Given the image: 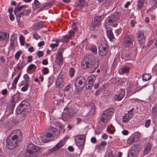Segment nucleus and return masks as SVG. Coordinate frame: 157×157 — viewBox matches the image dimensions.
<instances>
[{
    "mask_svg": "<svg viewBox=\"0 0 157 157\" xmlns=\"http://www.w3.org/2000/svg\"><path fill=\"white\" fill-rule=\"evenodd\" d=\"M22 136V134L20 130L13 131L6 139V147L10 150L15 148L18 146L19 143L21 140Z\"/></svg>",
    "mask_w": 157,
    "mask_h": 157,
    "instance_id": "obj_1",
    "label": "nucleus"
},
{
    "mask_svg": "<svg viewBox=\"0 0 157 157\" xmlns=\"http://www.w3.org/2000/svg\"><path fill=\"white\" fill-rule=\"evenodd\" d=\"M82 62V67L84 69L90 68L94 71L99 65L98 61H96L94 56L89 55L85 56Z\"/></svg>",
    "mask_w": 157,
    "mask_h": 157,
    "instance_id": "obj_2",
    "label": "nucleus"
},
{
    "mask_svg": "<svg viewBox=\"0 0 157 157\" xmlns=\"http://www.w3.org/2000/svg\"><path fill=\"white\" fill-rule=\"evenodd\" d=\"M121 15L120 12H115L110 16L107 18L104 23L105 26L112 25L114 26L113 24L116 22L119 19Z\"/></svg>",
    "mask_w": 157,
    "mask_h": 157,
    "instance_id": "obj_3",
    "label": "nucleus"
},
{
    "mask_svg": "<svg viewBox=\"0 0 157 157\" xmlns=\"http://www.w3.org/2000/svg\"><path fill=\"white\" fill-rule=\"evenodd\" d=\"M51 131L52 133H47L46 136H44V137H41V139L43 142H49L50 140L48 138L52 137L53 140H55L59 137L60 132L57 129L52 128L51 129Z\"/></svg>",
    "mask_w": 157,
    "mask_h": 157,
    "instance_id": "obj_4",
    "label": "nucleus"
},
{
    "mask_svg": "<svg viewBox=\"0 0 157 157\" xmlns=\"http://www.w3.org/2000/svg\"><path fill=\"white\" fill-rule=\"evenodd\" d=\"M29 103L26 101H22L16 109L17 113H22L23 115L26 114L27 113L29 112Z\"/></svg>",
    "mask_w": 157,
    "mask_h": 157,
    "instance_id": "obj_5",
    "label": "nucleus"
},
{
    "mask_svg": "<svg viewBox=\"0 0 157 157\" xmlns=\"http://www.w3.org/2000/svg\"><path fill=\"white\" fill-rule=\"evenodd\" d=\"M113 112L111 109H109L104 111L103 114L99 118V122L105 123L111 118Z\"/></svg>",
    "mask_w": 157,
    "mask_h": 157,
    "instance_id": "obj_6",
    "label": "nucleus"
},
{
    "mask_svg": "<svg viewBox=\"0 0 157 157\" xmlns=\"http://www.w3.org/2000/svg\"><path fill=\"white\" fill-rule=\"evenodd\" d=\"M40 150L39 147L34 145L33 144H29L27 146V151L28 153L26 155V157H32V154H35L39 151Z\"/></svg>",
    "mask_w": 157,
    "mask_h": 157,
    "instance_id": "obj_7",
    "label": "nucleus"
},
{
    "mask_svg": "<svg viewBox=\"0 0 157 157\" xmlns=\"http://www.w3.org/2000/svg\"><path fill=\"white\" fill-rule=\"evenodd\" d=\"M77 30L76 24L73 23L72 26V30L69 31V35H66L63 36V41L67 42L69 41V39H72L74 37L75 33Z\"/></svg>",
    "mask_w": 157,
    "mask_h": 157,
    "instance_id": "obj_8",
    "label": "nucleus"
},
{
    "mask_svg": "<svg viewBox=\"0 0 157 157\" xmlns=\"http://www.w3.org/2000/svg\"><path fill=\"white\" fill-rule=\"evenodd\" d=\"M140 149L139 144L134 145L131 147L130 151L128 153V157H135L138 155Z\"/></svg>",
    "mask_w": 157,
    "mask_h": 157,
    "instance_id": "obj_9",
    "label": "nucleus"
},
{
    "mask_svg": "<svg viewBox=\"0 0 157 157\" xmlns=\"http://www.w3.org/2000/svg\"><path fill=\"white\" fill-rule=\"evenodd\" d=\"M108 49V44L105 42H103L99 47V54L101 56H104L106 55Z\"/></svg>",
    "mask_w": 157,
    "mask_h": 157,
    "instance_id": "obj_10",
    "label": "nucleus"
},
{
    "mask_svg": "<svg viewBox=\"0 0 157 157\" xmlns=\"http://www.w3.org/2000/svg\"><path fill=\"white\" fill-rule=\"evenodd\" d=\"M86 82V78L83 76H80L75 80V85L78 86V87H81L84 88Z\"/></svg>",
    "mask_w": 157,
    "mask_h": 157,
    "instance_id": "obj_11",
    "label": "nucleus"
},
{
    "mask_svg": "<svg viewBox=\"0 0 157 157\" xmlns=\"http://www.w3.org/2000/svg\"><path fill=\"white\" fill-rule=\"evenodd\" d=\"M64 110L67 111L65 115H63V119L64 121L68 120L75 114L72 110L70 109L68 107H66L64 108Z\"/></svg>",
    "mask_w": 157,
    "mask_h": 157,
    "instance_id": "obj_12",
    "label": "nucleus"
},
{
    "mask_svg": "<svg viewBox=\"0 0 157 157\" xmlns=\"http://www.w3.org/2000/svg\"><path fill=\"white\" fill-rule=\"evenodd\" d=\"M85 136L80 135L77 136L75 140V142L77 146L79 147H82L85 144Z\"/></svg>",
    "mask_w": 157,
    "mask_h": 157,
    "instance_id": "obj_13",
    "label": "nucleus"
},
{
    "mask_svg": "<svg viewBox=\"0 0 157 157\" xmlns=\"http://www.w3.org/2000/svg\"><path fill=\"white\" fill-rule=\"evenodd\" d=\"M104 17L102 16H97L94 18V21L92 22V27L94 30L99 26L100 24L101 21L103 19Z\"/></svg>",
    "mask_w": 157,
    "mask_h": 157,
    "instance_id": "obj_14",
    "label": "nucleus"
},
{
    "mask_svg": "<svg viewBox=\"0 0 157 157\" xmlns=\"http://www.w3.org/2000/svg\"><path fill=\"white\" fill-rule=\"evenodd\" d=\"M62 49H59L56 55V62L59 65H61L63 61V58Z\"/></svg>",
    "mask_w": 157,
    "mask_h": 157,
    "instance_id": "obj_15",
    "label": "nucleus"
},
{
    "mask_svg": "<svg viewBox=\"0 0 157 157\" xmlns=\"http://www.w3.org/2000/svg\"><path fill=\"white\" fill-rule=\"evenodd\" d=\"M133 40V37L132 36L126 35L125 37L124 40V46L126 47L130 46L132 44Z\"/></svg>",
    "mask_w": 157,
    "mask_h": 157,
    "instance_id": "obj_16",
    "label": "nucleus"
},
{
    "mask_svg": "<svg viewBox=\"0 0 157 157\" xmlns=\"http://www.w3.org/2000/svg\"><path fill=\"white\" fill-rule=\"evenodd\" d=\"M65 141L63 140H61L59 143L57 144L54 147L51 149L49 150L48 151L52 153L54 152L59 148H61L64 145Z\"/></svg>",
    "mask_w": 157,
    "mask_h": 157,
    "instance_id": "obj_17",
    "label": "nucleus"
},
{
    "mask_svg": "<svg viewBox=\"0 0 157 157\" xmlns=\"http://www.w3.org/2000/svg\"><path fill=\"white\" fill-rule=\"evenodd\" d=\"M137 39L141 45L144 44L145 42V38L142 32L138 33Z\"/></svg>",
    "mask_w": 157,
    "mask_h": 157,
    "instance_id": "obj_18",
    "label": "nucleus"
},
{
    "mask_svg": "<svg viewBox=\"0 0 157 157\" xmlns=\"http://www.w3.org/2000/svg\"><path fill=\"white\" fill-rule=\"evenodd\" d=\"M125 94L124 91L121 90L119 94H115L114 95L113 99L115 101H120L124 98Z\"/></svg>",
    "mask_w": 157,
    "mask_h": 157,
    "instance_id": "obj_19",
    "label": "nucleus"
},
{
    "mask_svg": "<svg viewBox=\"0 0 157 157\" xmlns=\"http://www.w3.org/2000/svg\"><path fill=\"white\" fill-rule=\"evenodd\" d=\"M19 3L17 6L14 9V13L16 15H18V13L21 12V11L24 8H26V6L25 5H22L19 7Z\"/></svg>",
    "mask_w": 157,
    "mask_h": 157,
    "instance_id": "obj_20",
    "label": "nucleus"
},
{
    "mask_svg": "<svg viewBox=\"0 0 157 157\" xmlns=\"http://www.w3.org/2000/svg\"><path fill=\"white\" fill-rule=\"evenodd\" d=\"M151 147L152 145L150 143H148L144 147L143 151L144 155L147 154L150 151Z\"/></svg>",
    "mask_w": 157,
    "mask_h": 157,
    "instance_id": "obj_21",
    "label": "nucleus"
},
{
    "mask_svg": "<svg viewBox=\"0 0 157 157\" xmlns=\"http://www.w3.org/2000/svg\"><path fill=\"white\" fill-rule=\"evenodd\" d=\"M56 87L59 89L62 88L63 86V82L61 78H58L56 81Z\"/></svg>",
    "mask_w": 157,
    "mask_h": 157,
    "instance_id": "obj_22",
    "label": "nucleus"
},
{
    "mask_svg": "<svg viewBox=\"0 0 157 157\" xmlns=\"http://www.w3.org/2000/svg\"><path fill=\"white\" fill-rule=\"evenodd\" d=\"M87 5V3L85 0H78V3L75 6L76 7L81 6L85 7Z\"/></svg>",
    "mask_w": 157,
    "mask_h": 157,
    "instance_id": "obj_23",
    "label": "nucleus"
},
{
    "mask_svg": "<svg viewBox=\"0 0 157 157\" xmlns=\"http://www.w3.org/2000/svg\"><path fill=\"white\" fill-rule=\"evenodd\" d=\"M144 0H138L137 5V10H141V9L144 6Z\"/></svg>",
    "mask_w": 157,
    "mask_h": 157,
    "instance_id": "obj_24",
    "label": "nucleus"
},
{
    "mask_svg": "<svg viewBox=\"0 0 157 157\" xmlns=\"http://www.w3.org/2000/svg\"><path fill=\"white\" fill-rule=\"evenodd\" d=\"M136 138H139V136H137L135 135H134L131 136L128 139L127 141L128 144L129 145H131L133 144L135 141L134 139Z\"/></svg>",
    "mask_w": 157,
    "mask_h": 157,
    "instance_id": "obj_25",
    "label": "nucleus"
},
{
    "mask_svg": "<svg viewBox=\"0 0 157 157\" xmlns=\"http://www.w3.org/2000/svg\"><path fill=\"white\" fill-rule=\"evenodd\" d=\"M96 77L94 75H91L88 78L87 80L88 83L93 85L94 81L96 79Z\"/></svg>",
    "mask_w": 157,
    "mask_h": 157,
    "instance_id": "obj_26",
    "label": "nucleus"
},
{
    "mask_svg": "<svg viewBox=\"0 0 157 157\" xmlns=\"http://www.w3.org/2000/svg\"><path fill=\"white\" fill-rule=\"evenodd\" d=\"M9 37V34H6L5 32L0 33V40L8 39Z\"/></svg>",
    "mask_w": 157,
    "mask_h": 157,
    "instance_id": "obj_27",
    "label": "nucleus"
},
{
    "mask_svg": "<svg viewBox=\"0 0 157 157\" xmlns=\"http://www.w3.org/2000/svg\"><path fill=\"white\" fill-rule=\"evenodd\" d=\"M107 35L109 39H112L114 38L112 31L111 30H108L106 31Z\"/></svg>",
    "mask_w": 157,
    "mask_h": 157,
    "instance_id": "obj_28",
    "label": "nucleus"
},
{
    "mask_svg": "<svg viewBox=\"0 0 157 157\" xmlns=\"http://www.w3.org/2000/svg\"><path fill=\"white\" fill-rule=\"evenodd\" d=\"M123 117L122 121L125 123L128 122L131 118V116H129L127 113L125 114L124 116Z\"/></svg>",
    "mask_w": 157,
    "mask_h": 157,
    "instance_id": "obj_29",
    "label": "nucleus"
},
{
    "mask_svg": "<svg viewBox=\"0 0 157 157\" xmlns=\"http://www.w3.org/2000/svg\"><path fill=\"white\" fill-rule=\"evenodd\" d=\"M18 99V98L16 96H14L12 98L11 100L12 104L11 105H12L13 107L15 106L16 103L17 102Z\"/></svg>",
    "mask_w": 157,
    "mask_h": 157,
    "instance_id": "obj_30",
    "label": "nucleus"
},
{
    "mask_svg": "<svg viewBox=\"0 0 157 157\" xmlns=\"http://www.w3.org/2000/svg\"><path fill=\"white\" fill-rule=\"evenodd\" d=\"M52 6V4L50 3H46L44 5L43 7L40 8L41 10H45L50 8Z\"/></svg>",
    "mask_w": 157,
    "mask_h": 157,
    "instance_id": "obj_31",
    "label": "nucleus"
},
{
    "mask_svg": "<svg viewBox=\"0 0 157 157\" xmlns=\"http://www.w3.org/2000/svg\"><path fill=\"white\" fill-rule=\"evenodd\" d=\"M151 77V76L149 74H145L142 76V79L143 80L148 81L150 79Z\"/></svg>",
    "mask_w": 157,
    "mask_h": 157,
    "instance_id": "obj_32",
    "label": "nucleus"
},
{
    "mask_svg": "<svg viewBox=\"0 0 157 157\" xmlns=\"http://www.w3.org/2000/svg\"><path fill=\"white\" fill-rule=\"evenodd\" d=\"M44 22L40 21L35 25V27L37 28H41L43 27L45 25H44Z\"/></svg>",
    "mask_w": 157,
    "mask_h": 157,
    "instance_id": "obj_33",
    "label": "nucleus"
},
{
    "mask_svg": "<svg viewBox=\"0 0 157 157\" xmlns=\"http://www.w3.org/2000/svg\"><path fill=\"white\" fill-rule=\"evenodd\" d=\"M76 87V90H75V94H78L81 93L82 90L83 88H82L81 87H78V86L75 85Z\"/></svg>",
    "mask_w": 157,
    "mask_h": 157,
    "instance_id": "obj_34",
    "label": "nucleus"
},
{
    "mask_svg": "<svg viewBox=\"0 0 157 157\" xmlns=\"http://www.w3.org/2000/svg\"><path fill=\"white\" fill-rule=\"evenodd\" d=\"M121 57L122 59H124L125 60H128L130 59L129 54L128 53L125 54L124 55L122 54Z\"/></svg>",
    "mask_w": 157,
    "mask_h": 157,
    "instance_id": "obj_35",
    "label": "nucleus"
},
{
    "mask_svg": "<svg viewBox=\"0 0 157 157\" xmlns=\"http://www.w3.org/2000/svg\"><path fill=\"white\" fill-rule=\"evenodd\" d=\"M130 68L128 67H125L122 68V73L123 74L128 73L129 70Z\"/></svg>",
    "mask_w": 157,
    "mask_h": 157,
    "instance_id": "obj_36",
    "label": "nucleus"
},
{
    "mask_svg": "<svg viewBox=\"0 0 157 157\" xmlns=\"http://www.w3.org/2000/svg\"><path fill=\"white\" fill-rule=\"evenodd\" d=\"M21 53L22 51L21 50H19L16 52L15 55V58L16 60H17L19 59Z\"/></svg>",
    "mask_w": 157,
    "mask_h": 157,
    "instance_id": "obj_37",
    "label": "nucleus"
},
{
    "mask_svg": "<svg viewBox=\"0 0 157 157\" xmlns=\"http://www.w3.org/2000/svg\"><path fill=\"white\" fill-rule=\"evenodd\" d=\"M23 78L25 79V82L28 83V82L29 81V75L27 74H26L23 76Z\"/></svg>",
    "mask_w": 157,
    "mask_h": 157,
    "instance_id": "obj_38",
    "label": "nucleus"
},
{
    "mask_svg": "<svg viewBox=\"0 0 157 157\" xmlns=\"http://www.w3.org/2000/svg\"><path fill=\"white\" fill-rule=\"evenodd\" d=\"M29 85V83L25 82V86L21 88V90L24 92L28 90Z\"/></svg>",
    "mask_w": 157,
    "mask_h": 157,
    "instance_id": "obj_39",
    "label": "nucleus"
},
{
    "mask_svg": "<svg viewBox=\"0 0 157 157\" xmlns=\"http://www.w3.org/2000/svg\"><path fill=\"white\" fill-rule=\"evenodd\" d=\"M24 67V65L23 62L18 63L17 65V68L18 70L22 69Z\"/></svg>",
    "mask_w": 157,
    "mask_h": 157,
    "instance_id": "obj_40",
    "label": "nucleus"
},
{
    "mask_svg": "<svg viewBox=\"0 0 157 157\" xmlns=\"http://www.w3.org/2000/svg\"><path fill=\"white\" fill-rule=\"evenodd\" d=\"M15 39V36L14 35H12L10 37V45L11 46H13V45Z\"/></svg>",
    "mask_w": 157,
    "mask_h": 157,
    "instance_id": "obj_41",
    "label": "nucleus"
},
{
    "mask_svg": "<svg viewBox=\"0 0 157 157\" xmlns=\"http://www.w3.org/2000/svg\"><path fill=\"white\" fill-rule=\"evenodd\" d=\"M151 123V121L150 119H148L145 122L144 126L146 128L149 127Z\"/></svg>",
    "mask_w": 157,
    "mask_h": 157,
    "instance_id": "obj_42",
    "label": "nucleus"
},
{
    "mask_svg": "<svg viewBox=\"0 0 157 157\" xmlns=\"http://www.w3.org/2000/svg\"><path fill=\"white\" fill-rule=\"evenodd\" d=\"M75 69L73 68H71L69 70V75L71 78L73 77L74 75Z\"/></svg>",
    "mask_w": 157,
    "mask_h": 157,
    "instance_id": "obj_43",
    "label": "nucleus"
},
{
    "mask_svg": "<svg viewBox=\"0 0 157 157\" xmlns=\"http://www.w3.org/2000/svg\"><path fill=\"white\" fill-rule=\"evenodd\" d=\"M90 50L94 54H97V49L96 47H92L90 48Z\"/></svg>",
    "mask_w": 157,
    "mask_h": 157,
    "instance_id": "obj_44",
    "label": "nucleus"
},
{
    "mask_svg": "<svg viewBox=\"0 0 157 157\" xmlns=\"http://www.w3.org/2000/svg\"><path fill=\"white\" fill-rule=\"evenodd\" d=\"M152 114L155 116L157 113V106H155L153 107L152 108Z\"/></svg>",
    "mask_w": 157,
    "mask_h": 157,
    "instance_id": "obj_45",
    "label": "nucleus"
},
{
    "mask_svg": "<svg viewBox=\"0 0 157 157\" xmlns=\"http://www.w3.org/2000/svg\"><path fill=\"white\" fill-rule=\"evenodd\" d=\"M19 40L21 45H24L25 43V38L24 36H20Z\"/></svg>",
    "mask_w": 157,
    "mask_h": 157,
    "instance_id": "obj_46",
    "label": "nucleus"
},
{
    "mask_svg": "<svg viewBox=\"0 0 157 157\" xmlns=\"http://www.w3.org/2000/svg\"><path fill=\"white\" fill-rule=\"evenodd\" d=\"M34 69H36V66L33 64H31L28 67V69L29 70H31Z\"/></svg>",
    "mask_w": 157,
    "mask_h": 157,
    "instance_id": "obj_47",
    "label": "nucleus"
},
{
    "mask_svg": "<svg viewBox=\"0 0 157 157\" xmlns=\"http://www.w3.org/2000/svg\"><path fill=\"white\" fill-rule=\"evenodd\" d=\"M95 106L94 105L92 106V109L90 111L89 113L91 115H94L95 113Z\"/></svg>",
    "mask_w": 157,
    "mask_h": 157,
    "instance_id": "obj_48",
    "label": "nucleus"
},
{
    "mask_svg": "<svg viewBox=\"0 0 157 157\" xmlns=\"http://www.w3.org/2000/svg\"><path fill=\"white\" fill-rule=\"evenodd\" d=\"M23 11L24 15L26 16L29 14L30 13L31 11L29 9H24L23 10Z\"/></svg>",
    "mask_w": 157,
    "mask_h": 157,
    "instance_id": "obj_49",
    "label": "nucleus"
},
{
    "mask_svg": "<svg viewBox=\"0 0 157 157\" xmlns=\"http://www.w3.org/2000/svg\"><path fill=\"white\" fill-rule=\"evenodd\" d=\"M33 36V38L36 40H38L40 38V36L36 32L34 33Z\"/></svg>",
    "mask_w": 157,
    "mask_h": 157,
    "instance_id": "obj_50",
    "label": "nucleus"
},
{
    "mask_svg": "<svg viewBox=\"0 0 157 157\" xmlns=\"http://www.w3.org/2000/svg\"><path fill=\"white\" fill-rule=\"evenodd\" d=\"M36 55L39 57L40 58L43 56L44 52L42 51H39L37 52Z\"/></svg>",
    "mask_w": 157,
    "mask_h": 157,
    "instance_id": "obj_51",
    "label": "nucleus"
},
{
    "mask_svg": "<svg viewBox=\"0 0 157 157\" xmlns=\"http://www.w3.org/2000/svg\"><path fill=\"white\" fill-rule=\"evenodd\" d=\"M42 73L44 75H46L49 73V70L47 67L44 68L42 70Z\"/></svg>",
    "mask_w": 157,
    "mask_h": 157,
    "instance_id": "obj_52",
    "label": "nucleus"
},
{
    "mask_svg": "<svg viewBox=\"0 0 157 157\" xmlns=\"http://www.w3.org/2000/svg\"><path fill=\"white\" fill-rule=\"evenodd\" d=\"M18 15H16L17 16V21L18 22L20 21V19H18V17L20 18L21 17H22L23 16H24L23 14V12L22 11V12H20V13H18Z\"/></svg>",
    "mask_w": 157,
    "mask_h": 157,
    "instance_id": "obj_53",
    "label": "nucleus"
},
{
    "mask_svg": "<svg viewBox=\"0 0 157 157\" xmlns=\"http://www.w3.org/2000/svg\"><path fill=\"white\" fill-rule=\"evenodd\" d=\"M93 84L88 83L86 85V88L87 89H91L93 87Z\"/></svg>",
    "mask_w": 157,
    "mask_h": 157,
    "instance_id": "obj_54",
    "label": "nucleus"
},
{
    "mask_svg": "<svg viewBox=\"0 0 157 157\" xmlns=\"http://www.w3.org/2000/svg\"><path fill=\"white\" fill-rule=\"evenodd\" d=\"M71 84H68L65 88L64 91H65L67 92L70 90L71 89Z\"/></svg>",
    "mask_w": 157,
    "mask_h": 157,
    "instance_id": "obj_55",
    "label": "nucleus"
},
{
    "mask_svg": "<svg viewBox=\"0 0 157 157\" xmlns=\"http://www.w3.org/2000/svg\"><path fill=\"white\" fill-rule=\"evenodd\" d=\"M34 3L36 8H39L40 7V3L38 0L34 1Z\"/></svg>",
    "mask_w": 157,
    "mask_h": 157,
    "instance_id": "obj_56",
    "label": "nucleus"
},
{
    "mask_svg": "<svg viewBox=\"0 0 157 157\" xmlns=\"http://www.w3.org/2000/svg\"><path fill=\"white\" fill-rule=\"evenodd\" d=\"M59 45V44L58 43H56L55 44H50V47L52 48H54L56 47H57Z\"/></svg>",
    "mask_w": 157,
    "mask_h": 157,
    "instance_id": "obj_57",
    "label": "nucleus"
},
{
    "mask_svg": "<svg viewBox=\"0 0 157 157\" xmlns=\"http://www.w3.org/2000/svg\"><path fill=\"white\" fill-rule=\"evenodd\" d=\"M91 141L92 143L93 144H95L97 142V140L95 138V137H92L91 139Z\"/></svg>",
    "mask_w": 157,
    "mask_h": 157,
    "instance_id": "obj_58",
    "label": "nucleus"
},
{
    "mask_svg": "<svg viewBox=\"0 0 157 157\" xmlns=\"http://www.w3.org/2000/svg\"><path fill=\"white\" fill-rule=\"evenodd\" d=\"M33 60V57L32 56H29L27 57V62L29 63Z\"/></svg>",
    "mask_w": 157,
    "mask_h": 157,
    "instance_id": "obj_59",
    "label": "nucleus"
},
{
    "mask_svg": "<svg viewBox=\"0 0 157 157\" xmlns=\"http://www.w3.org/2000/svg\"><path fill=\"white\" fill-rule=\"evenodd\" d=\"M45 44L44 41H41L39 42L38 44V46L39 47H40L44 45Z\"/></svg>",
    "mask_w": 157,
    "mask_h": 157,
    "instance_id": "obj_60",
    "label": "nucleus"
},
{
    "mask_svg": "<svg viewBox=\"0 0 157 157\" xmlns=\"http://www.w3.org/2000/svg\"><path fill=\"white\" fill-rule=\"evenodd\" d=\"M136 21L134 20H132L130 21V25L132 27H134L135 23H136Z\"/></svg>",
    "mask_w": 157,
    "mask_h": 157,
    "instance_id": "obj_61",
    "label": "nucleus"
},
{
    "mask_svg": "<svg viewBox=\"0 0 157 157\" xmlns=\"http://www.w3.org/2000/svg\"><path fill=\"white\" fill-rule=\"evenodd\" d=\"M108 157H115L114 156V154L112 152L109 153L108 154Z\"/></svg>",
    "mask_w": 157,
    "mask_h": 157,
    "instance_id": "obj_62",
    "label": "nucleus"
},
{
    "mask_svg": "<svg viewBox=\"0 0 157 157\" xmlns=\"http://www.w3.org/2000/svg\"><path fill=\"white\" fill-rule=\"evenodd\" d=\"M8 91L6 89H4L2 91V94L3 95H6Z\"/></svg>",
    "mask_w": 157,
    "mask_h": 157,
    "instance_id": "obj_63",
    "label": "nucleus"
},
{
    "mask_svg": "<svg viewBox=\"0 0 157 157\" xmlns=\"http://www.w3.org/2000/svg\"><path fill=\"white\" fill-rule=\"evenodd\" d=\"M42 63L44 65H47L48 64V60L46 59L43 60L42 62Z\"/></svg>",
    "mask_w": 157,
    "mask_h": 157,
    "instance_id": "obj_64",
    "label": "nucleus"
}]
</instances>
